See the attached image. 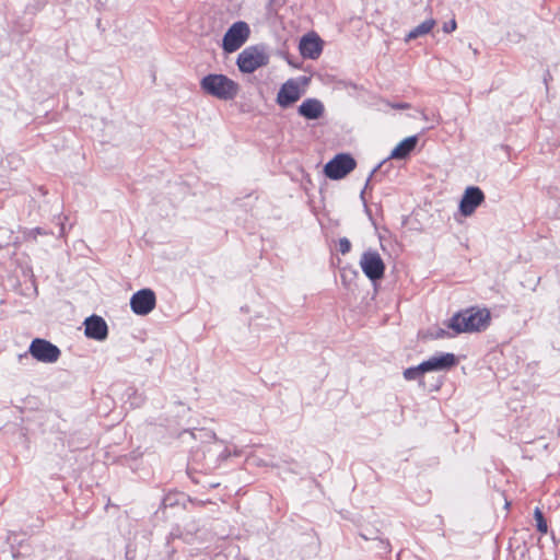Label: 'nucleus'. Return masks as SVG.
<instances>
[{"label":"nucleus","instance_id":"29","mask_svg":"<svg viewBox=\"0 0 560 560\" xmlns=\"http://www.w3.org/2000/svg\"><path fill=\"white\" fill-rule=\"evenodd\" d=\"M361 536L363 537V539H369L364 534H361Z\"/></svg>","mask_w":560,"mask_h":560},{"label":"nucleus","instance_id":"14","mask_svg":"<svg viewBox=\"0 0 560 560\" xmlns=\"http://www.w3.org/2000/svg\"><path fill=\"white\" fill-rule=\"evenodd\" d=\"M298 114L307 120H317L324 116L325 106L320 100L308 97L300 104Z\"/></svg>","mask_w":560,"mask_h":560},{"label":"nucleus","instance_id":"2","mask_svg":"<svg viewBox=\"0 0 560 560\" xmlns=\"http://www.w3.org/2000/svg\"><path fill=\"white\" fill-rule=\"evenodd\" d=\"M201 90L213 97L222 101H231L236 97L240 91L238 84L224 74L210 73L200 81Z\"/></svg>","mask_w":560,"mask_h":560},{"label":"nucleus","instance_id":"1","mask_svg":"<svg viewBox=\"0 0 560 560\" xmlns=\"http://www.w3.org/2000/svg\"><path fill=\"white\" fill-rule=\"evenodd\" d=\"M490 324V312L486 308H467L454 314L448 320L447 327L455 335L485 330Z\"/></svg>","mask_w":560,"mask_h":560},{"label":"nucleus","instance_id":"24","mask_svg":"<svg viewBox=\"0 0 560 560\" xmlns=\"http://www.w3.org/2000/svg\"><path fill=\"white\" fill-rule=\"evenodd\" d=\"M381 166H382V163H380L377 166H375V167L373 168V171L371 172V175H370V177L368 178V180H366V183H365V187H364V189L361 191V198H362V199H363V196H364V191H365V189H366V188H368V186H369V183H370L371 177L374 175V173H375V172H376Z\"/></svg>","mask_w":560,"mask_h":560},{"label":"nucleus","instance_id":"10","mask_svg":"<svg viewBox=\"0 0 560 560\" xmlns=\"http://www.w3.org/2000/svg\"><path fill=\"white\" fill-rule=\"evenodd\" d=\"M483 201V191L477 186H469L465 189L459 201V212L464 217H470Z\"/></svg>","mask_w":560,"mask_h":560},{"label":"nucleus","instance_id":"7","mask_svg":"<svg viewBox=\"0 0 560 560\" xmlns=\"http://www.w3.org/2000/svg\"><path fill=\"white\" fill-rule=\"evenodd\" d=\"M360 266L371 281H376L384 277L385 264L376 250H365L361 256Z\"/></svg>","mask_w":560,"mask_h":560},{"label":"nucleus","instance_id":"3","mask_svg":"<svg viewBox=\"0 0 560 560\" xmlns=\"http://www.w3.org/2000/svg\"><path fill=\"white\" fill-rule=\"evenodd\" d=\"M269 55L261 45L248 46L243 49L236 59L238 70L243 73H253L258 68L267 66Z\"/></svg>","mask_w":560,"mask_h":560},{"label":"nucleus","instance_id":"15","mask_svg":"<svg viewBox=\"0 0 560 560\" xmlns=\"http://www.w3.org/2000/svg\"><path fill=\"white\" fill-rule=\"evenodd\" d=\"M418 143V136H410L400 141L390 152L388 159L405 160L415 150Z\"/></svg>","mask_w":560,"mask_h":560},{"label":"nucleus","instance_id":"8","mask_svg":"<svg viewBox=\"0 0 560 560\" xmlns=\"http://www.w3.org/2000/svg\"><path fill=\"white\" fill-rule=\"evenodd\" d=\"M28 351L37 361L45 363L56 362L61 353L57 346L40 338H35L31 342Z\"/></svg>","mask_w":560,"mask_h":560},{"label":"nucleus","instance_id":"19","mask_svg":"<svg viewBox=\"0 0 560 560\" xmlns=\"http://www.w3.org/2000/svg\"><path fill=\"white\" fill-rule=\"evenodd\" d=\"M338 246V249L342 255L348 254L351 249V243L347 237L339 238Z\"/></svg>","mask_w":560,"mask_h":560},{"label":"nucleus","instance_id":"6","mask_svg":"<svg viewBox=\"0 0 560 560\" xmlns=\"http://www.w3.org/2000/svg\"><path fill=\"white\" fill-rule=\"evenodd\" d=\"M357 166L355 160L349 153H339L324 166L325 175L334 180L346 177Z\"/></svg>","mask_w":560,"mask_h":560},{"label":"nucleus","instance_id":"5","mask_svg":"<svg viewBox=\"0 0 560 560\" xmlns=\"http://www.w3.org/2000/svg\"><path fill=\"white\" fill-rule=\"evenodd\" d=\"M307 83V78L300 77L299 79L287 80L278 91L277 104L282 108H288L298 102L304 93L301 86Z\"/></svg>","mask_w":560,"mask_h":560},{"label":"nucleus","instance_id":"21","mask_svg":"<svg viewBox=\"0 0 560 560\" xmlns=\"http://www.w3.org/2000/svg\"><path fill=\"white\" fill-rule=\"evenodd\" d=\"M455 30H456V21L455 20H451L450 22L445 23L443 26V31L445 33H452Z\"/></svg>","mask_w":560,"mask_h":560},{"label":"nucleus","instance_id":"16","mask_svg":"<svg viewBox=\"0 0 560 560\" xmlns=\"http://www.w3.org/2000/svg\"><path fill=\"white\" fill-rule=\"evenodd\" d=\"M436 22L434 19H427L418 26L413 27L405 37V42L409 43L412 39L424 36L429 34L432 28L435 26Z\"/></svg>","mask_w":560,"mask_h":560},{"label":"nucleus","instance_id":"22","mask_svg":"<svg viewBox=\"0 0 560 560\" xmlns=\"http://www.w3.org/2000/svg\"><path fill=\"white\" fill-rule=\"evenodd\" d=\"M230 456H231V452L228 450V447H224V448L220 452V454H219V456H218V459H219L220 462H223V460L228 459Z\"/></svg>","mask_w":560,"mask_h":560},{"label":"nucleus","instance_id":"12","mask_svg":"<svg viewBox=\"0 0 560 560\" xmlns=\"http://www.w3.org/2000/svg\"><path fill=\"white\" fill-rule=\"evenodd\" d=\"M457 360L453 353L441 352L421 362V369L425 373L433 371H446L456 364Z\"/></svg>","mask_w":560,"mask_h":560},{"label":"nucleus","instance_id":"26","mask_svg":"<svg viewBox=\"0 0 560 560\" xmlns=\"http://www.w3.org/2000/svg\"><path fill=\"white\" fill-rule=\"evenodd\" d=\"M31 233L34 235V237H35L36 235L46 234V232H45L43 229H40V228H35V229H33Z\"/></svg>","mask_w":560,"mask_h":560},{"label":"nucleus","instance_id":"13","mask_svg":"<svg viewBox=\"0 0 560 560\" xmlns=\"http://www.w3.org/2000/svg\"><path fill=\"white\" fill-rule=\"evenodd\" d=\"M300 54L307 59H317L323 50V40L316 34H308L301 38Z\"/></svg>","mask_w":560,"mask_h":560},{"label":"nucleus","instance_id":"27","mask_svg":"<svg viewBox=\"0 0 560 560\" xmlns=\"http://www.w3.org/2000/svg\"><path fill=\"white\" fill-rule=\"evenodd\" d=\"M270 3L280 7L283 4V0H270Z\"/></svg>","mask_w":560,"mask_h":560},{"label":"nucleus","instance_id":"25","mask_svg":"<svg viewBox=\"0 0 560 560\" xmlns=\"http://www.w3.org/2000/svg\"><path fill=\"white\" fill-rule=\"evenodd\" d=\"M380 544L382 545L381 549H382L384 552H389V551H390L389 542H388V541L380 540Z\"/></svg>","mask_w":560,"mask_h":560},{"label":"nucleus","instance_id":"28","mask_svg":"<svg viewBox=\"0 0 560 560\" xmlns=\"http://www.w3.org/2000/svg\"><path fill=\"white\" fill-rule=\"evenodd\" d=\"M138 456H141V453H138L137 455H135L133 458H137Z\"/></svg>","mask_w":560,"mask_h":560},{"label":"nucleus","instance_id":"17","mask_svg":"<svg viewBox=\"0 0 560 560\" xmlns=\"http://www.w3.org/2000/svg\"><path fill=\"white\" fill-rule=\"evenodd\" d=\"M424 370L421 369V363L416 366H410L404 371V377L406 381L420 380L424 374Z\"/></svg>","mask_w":560,"mask_h":560},{"label":"nucleus","instance_id":"20","mask_svg":"<svg viewBox=\"0 0 560 560\" xmlns=\"http://www.w3.org/2000/svg\"><path fill=\"white\" fill-rule=\"evenodd\" d=\"M432 338L440 339L448 336L447 331L443 328H436L434 332L431 334Z\"/></svg>","mask_w":560,"mask_h":560},{"label":"nucleus","instance_id":"4","mask_svg":"<svg viewBox=\"0 0 560 560\" xmlns=\"http://www.w3.org/2000/svg\"><path fill=\"white\" fill-rule=\"evenodd\" d=\"M250 34L249 26L244 21L233 23L222 39V48L225 52H234L240 49L248 39Z\"/></svg>","mask_w":560,"mask_h":560},{"label":"nucleus","instance_id":"18","mask_svg":"<svg viewBox=\"0 0 560 560\" xmlns=\"http://www.w3.org/2000/svg\"><path fill=\"white\" fill-rule=\"evenodd\" d=\"M534 517L536 520L537 530L542 533V534H546L547 530H548V526H547V523L545 521L544 514H542V512L540 511L539 508L535 509Z\"/></svg>","mask_w":560,"mask_h":560},{"label":"nucleus","instance_id":"9","mask_svg":"<svg viewBox=\"0 0 560 560\" xmlns=\"http://www.w3.org/2000/svg\"><path fill=\"white\" fill-rule=\"evenodd\" d=\"M156 304L155 293L151 289H142L132 294L130 307L137 315H148Z\"/></svg>","mask_w":560,"mask_h":560},{"label":"nucleus","instance_id":"11","mask_svg":"<svg viewBox=\"0 0 560 560\" xmlns=\"http://www.w3.org/2000/svg\"><path fill=\"white\" fill-rule=\"evenodd\" d=\"M84 334L88 338L103 341L108 336V326L98 315H91L84 320Z\"/></svg>","mask_w":560,"mask_h":560},{"label":"nucleus","instance_id":"23","mask_svg":"<svg viewBox=\"0 0 560 560\" xmlns=\"http://www.w3.org/2000/svg\"><path fill=\"white\" fill-rule=\"evenodd\" d=\"M388 105L395 109H407L410 107V104L408 103H388Z\"/></svg>","mask_w":560,"mask_h":560}]
</instances>
